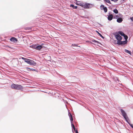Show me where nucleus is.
<instances>
[{
    "instance_id": "nucleus-8",
    "label": "nucleus",
    "mask_w": 133,
    "mask_h": 133,
    "mask_svg": "<svg viewBox=\"0 0 133 133\" xmlns=\"http://www.w3.org/2000/svg\"><path fill=\"white\" fill-rule=\"evenodd\" d=\"M115 38L118 41H121L122 39L121 37L119 34L116 35H115Z\"/></svg>"
},
{
    "instance_id": "nucleus-11",
    "label": "nucleus",
    "mask_w": 133,
    "mask_h": 133,
    "mask_svg": "<svg viewBox=\"0 0 133 133\" xmlns=\"http://www.w3.org/2000/svg\"><path fill=\"white\" fill-rule=\"evenodd\" d=\"M113 15H110L108 17V19L109 20H111L113 18Z\"/></svg>"
},
{
    "instance_id": "nucleus-7",
    "label": "nucleus",
    "mask_w": 133,
    "mask_h": 133,
    "mask_svg": "<svg viewBox=\"0 0 133 133\" xmlns=\"http://www.w3.org/2000/svg\"><path fill=\"white\" fill-rule=\"evenodd\" d=\"M84 3L82 2L77 1L76 0V4L78 5L82 6L83 7Z\"/></svg>"
},
{
    "instance_id": "nucleus-10",
    "label": "nucleus",
    "mask_w": 133,
    "mask_h": 133,
    "mask_svg": "<svg viewBox=\"0 0 133 133\" xmlns=\"http://www.w3.org/2000/svg\"><path fill=\"white\" fill-rule=\"evenodd\" d=\"M70 120L71 121V123H72V121H73V118H72V116L70 114ZM71 125H72V127L73 128L74 127H75L74 125L72 123H71Z\"/></svg>"
},
{
    "instance_id": "nucleus-29",
    "label": "nucleus",
    "mask_w": 133,
    "mask_h": 133,
    "mask_svg": "<svg viewBox=\"0 0 133 133\" xmlns=\"http://www.w3.org/2000/svg\"><path fill=\"white\" fill-rule=\"evenodd\" d=\"M73 129H74V130L75 131V127H74L73 128Z\"/></svg>"
},
{
    "instance_id": "nucleus-6",
    "label": "nucleus",
    "mask_w": 133,
    "mask_h": 133,
    "mask_svg": "<svg viewBox=\"0 0 133 133\" xmlns=\"http://www.w3.org/2000/svg\"><path fill=\"white\" fill-rule=\"evenodd\" d=\"M32 47L36 49L37 50H40L43 47V46L42 45H39L37 46L36 45H33Z\"/></svg>"
},
{
    "instance_id": "nucleus-15",
    "label": "nucleus",
    "mask_w": 133,
    "mask_h": 133,
    "mask_svg": "<svg viewBox=\"0 0 133 133\" xmlns=\"http://www.w3.org/2000/svg\"><path fill=\"white\" fill-rule=\"evenodd\" d=\"M106 2L111 4V2L109 0H104Z\"/></svg>"
},
{
    "instance_id": "nucleus-30",
    "label": "nucleus",
    "mask_w": 133,
    "mask_h": 133,
    "mask_svg": "<svg viewBox=\"0 0 133 133\" xmlns=\"http://www.w3.org/2000/svg\"><path fill=\"white\" fill-rule=\"evenodd\" d=\"M76 133H78V132L77 130L76 131Z\"/></svg>"
},
{
    "instance_id": "nucleus-4",
    "label": "nucleus",
    "mask_w": 133,
    "mask_h": 133,
    "mask_svg": "<svg viewBox=\"0 0 133 133\" xmlns=\"http://www.w3.org/2000/svg\"><path fill=\"white\" fill-rule=\"evenodd\" d=\"M93 5L87 3H84L83 7L85 9H89L92 8L93 7Z\"/></svg>"
},
{
    "instance_id": "nucleus-3",
    "label": "nucleus",
    "mask_w": 133,
    "mask_h": 133,
    "mask_svg": "<svg viewBox=\"0 0 133 133\" xmlns=\"http://www.w3.org/2000/svg\"><path fill=\"white\" fill-rule=\"evenodd\" d=\"M25 62L30 65H35L36 64V63L33 60L27 59L25 60Z\"/></svg>"
},
{
    "instance_id": "nucleus-25",
    "label": "nucleus",
    "mask_w": 133,
    "mask_h": 133,
    "mask_svg": "<svg viewBox=\"0 0 133 133\" xmlns=\"http://www.w3.org/2000/svg\"><path fill=\"white\" fill-rule=\"evenodd\" d=\"M111 1L114 2H116L118 0H111Z\"/></svg>"
},
{
    "instance_id": "nucleus-1",
    "label": "nucleus",
    "mask_w": 133,
    "mask_h": 133,
    "mask_svg": "<svg viewBox=\"0 0 133 133\" xmlns=\"http://www.w3.org/2000/svg\"><path fill=\"white\" fill-rule=\"evenodd\" d=\"M11 88L12 89H21L23 88L20 85H17L13 84L11 86Z\"/></svg>"
},
{
    "instance_id": "nucleus-18",
    "label": "nucleus",
    "mask_w": 133,
    "mask_h": 133,
    "mask_svg": "<svg viewBox=\"0 0 133 133\" xmlns=\"http://www.w3.org/2000/svg\"><path fill=\"white\" fill-rule=\"evenodd\" d=\"M105 12H106L107 11V9L106 7H105L104 9H103Z\"/></svg>"
},
{
    "instance_id": "nucleus-13",
    "label": "nucleus",
    "mask_w": 133,
    "mask_h": 133,
    "mask_svg": "<svg viewBox=\"0 0 133 133\" xmlns=\"http://www.w3.org/2000/svg\"><path fill=\"white\" fill-rule=\"evenodd\" d=\"M70 7L73 8V9H76L77 8V6H74V5L73 4H71L70 5Z\"/></svg>"
},
{
    "instance_id": "nucleus-31",
    "label": "nucleus",
    "mask_w": 133,
    "mask_h": 133,
    "mask_svg": "<svg viewBox=\"0 0 133 133\" xmlns=\"http://www.w3.org/2000/svg\"><path fill=\"white\" fill-rule=\"evenodd\" d=\"M90 43H92L91 42H90Z\"/></svg>"
},
{
    "instance_id": "nucleus-27",
    "label": "nucleus",
    "mask_w": 133,
    "mask_h": 133,
    "mask_svg": "<svg viewBox=\"0 0 133 133\" xmlns=\"http://www.w3.org/2000/svg\"><path fill=\"white\" fill-rule=\"evenodd\" d=\"M130 19L132 21H133V17H131Z\"/></svg>"
},
{
    "instance_id": "nucleus-26",
    "label": "nucleus",
    "mask_w": 133,
    "mask_h": 133,
    "mask_svg": "<svg viewBox=\"0 0 133 133\" xmlns=\"http://www.w3.org/2000/svg\"><path fill=\"white\" fill-rule=\"evenodd\" d=\"M22 59H24L25 61V59H27L26 58H24V57H22Z\"/></svg>"
},
{
    "instance_id": "nucleus-20",
    "label": "nucleus",
    "mask_w": 133,
    "mask_h": 133,
    "mask_svg": "<svg viewBox=\"0 0 133 133\" xmlns=\"http://www.w3.org/2000/svg\"><path fill=\"white\" fill-rule=\"evenodd\" d=\"M96 32L98 33V34L99 35V36L102 37V38H103L104 37L101 35V34H100L99 33L98 31H96Z\"/></svg>"
},
{
    "instance_id": "nucleus-28",
    "label": "nucleus",
    "mask_w": 133,
    "mask_h": 133,
    "mask_svg": "<svg viewBox=\"0 0 133 133\" xmlns=\"http://www.w3.org/2000/svg\"><path fill=\"white\" fill-rule=\"evenodd\" d=\"M72 46H77V45H76V44H72Z\"/></svg>"
},
{
    "instance_id": "nucleus-19",
    "label": "nucleus",
    "mask_w": 133,
    "mask_h": 133,
    "mask_svg": "<svg viewBox=\"0 0 133 133\" xmlns=\"http://www.w3.org/2000/svg\"><path fill=\"white\" fill-rule=\"evenodd\" d=\"M113 11L116 14H117L118 13V10H117L116 9H115L114 10H113Z\"/></svg>"
},
{
    "instance_id": "nucleus-17",
    "label": "nucleus",
    "mask_w": 133,
    "mask_h": 133,
    "mask_svg": "<svg viewBox=\"0 0 133 133\" xmlns=\"http://www.w3.org/2000/svg\"><path fill=\"white\" fill-rule=\"evenodd\" d=\"M125 52H127V53L130 54V55H131V52L128 50H125Z\"/></svg>"
},
{
    "instance_id": "nucleus-22",
    "label": "nucleus",
    "mask_w": 133,
    "mask_h": 133,
    "mask_svg": "<svg viewBox=\"0 0 133 133\" xmlns=\"http://www.w3.org/2000/svg\"><path fill=\"white\" fill-rule=\"evenodd\" d=\"M119 33V34L122 36H124V33L122 32H120Z\"/></svg>"
},
{
    "instance_id": "nucleus-16",
    "label": "nucleus",
    "mask_w": 133,
    "mask_h": 133,
    "mask_svg": "<svg viewBox=\"0 0 133 133\" xmlns=\"http://www.w3.org/2000/svg\"><path fill=\"white\" fill-rule=\"evenodd\" d=\"M104 7V5H101L100 6V9L101 10H103Z\"/></svg>"
},
{
    "instance_id": "nucleus-23",
    "label": "nucleus",
    "mask_w": 133,
    "mask_h": 133,
    "mask_svg": "<svg viewBox=\"0 0 133 133\" xmlns=\"http://www.w3.org/2000/svg\"><path fill=\"white\" fill-rule=\"evenodd\" d=\"M92 41L94 42L97 43H99V42H98L95 40H93Z\"/></svg>"
},
{
    "instance_id": "nucleus-24",
    "label": "nucleus",
    "mask_w": 133,
    "mask_h": 133,
    "mask_svg": "<svg viewBox=\"0 0 133 133\" xmlns=\"http://www.w3.org/2000/svg\"><path fill=\"white\" fill-rule=\"evenodd\" d=\"M128 122L129 124L133 128V125L131 124H130Z\"/></svg>"
},
{
    "instance_id": "nucleus-14",
    "label": "nucleus",
    "mask_w": 133,
    "mask_h": 133,
    "mask_svg": "<svg viewBox=\"0 0 133 133\" xmlns=\"http://www.w3.org/2000/svg\"><path fill=\"white\" fill-rule=\"evenodd\" d=\"M26 69L28 70L29 71V70H32V71H36V70L35 69H30L28 67H27L26 68Z\"/></svg>"
},
{
    "instance_id": "nucleus-12",
    "label": "nucleus",
    "mask_w": 133,
    "mask_h": 133,
    "mask_svg": "<svg viewBox=\"0 0 133 133\" xmlns=\"http://www.w3.org/2000/svg\"><path fill=\"white\" fill-rule=\"evenodd\" d=\"M120 41L118 40L117 41V44H118L122 45L125 42L124 41Z\"/></svg>"
},
{
    "instance_id": "nucleus-21",
    "label": "nucleus",
    "mask_w": 133,
    "mask_h": 133,
    "mask_svg": "<svg viewBox=\"0 0 133 133\" xmlns=\"http://www.w3.org/2000/svg\"><path fill=\"white\" fill-rule=\"evenodd\" d=\"M124 38L126 40H127L128 39V37L127 36L125 35V34H124V35L123 36Z\"/></svg>"
},
{
    "instance_id": "nucleus-5",
    "label": "nucleus",
    "mask_w": 133,
    "mask_h": 133,
    "mask_svg": "<svg viewBox=\"0 0 133 133\" xmlns=\"http://www.w3.org/2000/svg\"><path fill=\"white\" fill-rule=\"evenodd\" d=\"M121 112L122 114V115L123 116L125 119L126 121L128 122V121L127 120V119L128 118V117L125 111L121 109Z\"/></svg>"
},
{
    "instance_id": "nucleus-2",
    "label": "nucleus",
    "mask_w": 133,
    "mask_h": 133,
    "mask_svg": "<svg viewBox=\"0 0 133 133\" xmlns=\"http://www.w3.org/2000/svg\"><path fill=\"white\" fill-rule=\"evenodd\" d=\"M116 18H118L117 20V21L119 23H121L123 21L122 18V15L121 14H119L116 16Z\"/></svg>"
},
{
    "instance_id": "nucleus-9",
    "label": "nucleus",
    "mask_w": 133,
    "mask_h": 133,
    "mask_svg": "<svg viewBox=\"0 0 133 133\" xmlns=\"http://www.w3.org/2000/svg\"><path fill=\"white\" fill-rule=\"evenodd\" d=\"M10 40L13 42H16L17 41V39L14 37H12L10 39Z\"/></svg>"
}]
</instances>
